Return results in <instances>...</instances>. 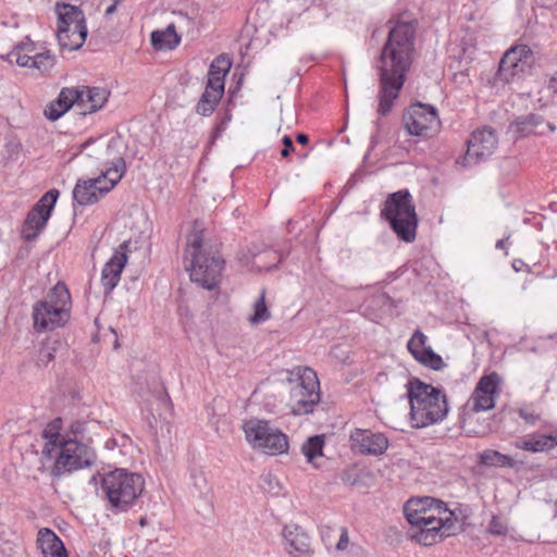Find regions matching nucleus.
Returning <instances> with one entry per match:
<instances>
[{"mask_svg": "<svg viewBox=\"0 0 557 557\" xmlns=\"http://www.w3.org/2000/svg\"><path fill=\"white\" fill-rule=\"evenodd\" d=\"M324 436L314 435L309 437L301 446V453L309 463H314L318 457L323 455Z\"/></svg>", "mask_w": 557, "mask_h": 557, "instance_id": "nucleus-35", "label": "nucleus"}, {"mask_svg": "<svg viewBox=\"0 0 557 557\" xmlns=\"http://www.w3.org/2000/svg\"><path fill=\"white\" fill-rule=\"evenodd\" d=\"M227 72H208L205 91L200 97L196 112L202 116L211 115L224 95L225 74Z\"/></svg>", "mask_w": 557, "mask_h": 557, "instance_id": "nucleus-18", "label": "nucleus"}, {"mask_svg": "<svg viewBox=\"0 0 557 557\" xmlns=\"http://www.w3.org/2000/svg\"><path fill=\"white\" fill-rule=\"evenodd\" d=\"M479 463L485 467L512 468L515 460L498 450L485 449L478 455Z\"/></svg>", "mask_w": 557, "mask_h": 557, "instance_id": "nucleus-33", "label": "nucleus"}, {"mask_svg": "<svg viewBox=\"0 0 557 557\" xmlns=\"http://www.w3.org/2000/svg\"><path fill=\"white\" fill-rule=\"evenodd\" d=\"M487 531L488 533L498 536L507 534L508 525L506 520L498 516H493L488 523Z\"/></svg>", "mask_w": 557, "mask_h": 557, "instance_id": "nucleus-38", "label": "nucleus"}, {"mask_svg": "<svg viewBox=\"0 0 557 557\" xmlns=\"http://www.w3.org/2000/svg\"><path fill=\"white\" fill-rule=\"evenodd\" d=\"M87 27H75L73 25L65 26L58 24L57 39L62 50L74 51L79 49L87 37Z\"/></svg>", "mask_w": 557, "mask_h": 557, "instance_id": "nucleus-29", "label": "nucleus"}, {"mask_svg": "<svg viewBox=\"0 0 557 557\" xmlns=\"http://www.w3.org/2000/svg\"><path fill=\"white\" fill-rule=\"evenodd\" d=\"M53 458L55 472H72L91 466L95 460V451L76 438H67Z\"/></svg>", "mask_w": 557, "mask_h": 557, "instance_id": "nucleus-12", "label": "nucleus"}, {"mask_svg": "<svg viewBox=\"0 0 557 557\" xmlns=\"http://www.w3.org/2000/svg\"><path fill=\"white\" fill-rule=\"evenodd\" d=\"M73 88L76 92L75 108L83 115L101 110L110 97V91L102 87L78 86Z\"/></svg>", "mask_w": 557, "mask_h": 557, "instance_id": "nucleus-20", "label": "nucleus"}, {"mask_svg": "<svg viewBox=\"0 0 557 557\" xmlns=\"http://www.w3.org/2000/svg\"><path fill=\"white\" fill-rule=\"evenodd\" d=\"M428 337L417 330L407 343V348L412 357L422 366L432 370H441L445 364L442 357L428 344Z\"/></svg>", "mask_w": 557, "mask_h": 557, "instance_id": "nucleus-21", "label": "nucleus"}, {"mask_svg": "<svg viewBox=\"0 0 557 557\" xmlns=\"http://www.w3.org/2000/svg\"><path fill=\"white\" fill-rule=\"evenodd\" d=\"M349 545V536H348V530L346 528L339 529V540L336 543V549L337 550H345L347 549Z\"/></svg>", "mask_w": 557, "mask_h": 557, "instance_id": "nucleus-43", "label": "nucleus"}, {"mask_svg": "<svg viewBox=\"0 0 557 557\" xmlns=\"http://www.w3.org/2000/svg\"><path fill=\"white\" fill-rule=\"evenodd\" d=\"M381 215L389 223L398 238L412 243L417 236L418 215L408 190L391 194L384 201Z\"/></svg>", "mask_w": 557, "mask_h": 557, "instance_id": "nucleus-7", "label": "nucleus"}, {"mask_svg": "<svg viewBox=\"0 0 557 557\" xmlns=\"http://www.w3.org/2000/svg\"><path fill=\"white\" fill-rule=\"evenodd\" d=\"M57 10L59 25H73L74 30L75 27H87L84 12L78 7L64 3L62 5H58Z\"/></svg>", "mask_w": 557, "mask_h": 557, "instance_id": "nucleus-32", "label": "nucleus"}, {"mask_svg": "<svg viewBox=\"0 0 557 557\" xmlns=\"http://www.w3.org/2000/svg\"><path fill=\"white\" fill-rule=\"evenodd\" d=\"M515 447L530 453L547 451L557 446V430L552 434L532 433L515 442Z\"/></svg>", "mask_w": 557, "mask_h": 557, "instance_id": "nucleus-27", "label": "nucleus"}, {"mask_svg": "<svg viewBox=\"0 0 557 557\" xmlns=\"http://www.w3.org/2000/svg\"><path fill=\"white\" fill-rule=\"evenodd\" d=\"M296 139L301 145H306L309 141V137L306 134H298Z\"/></svg>", "mask_w": 557, "mask_h": 557, "instance_id": "nucleus-46", "label": "nucleus"}, {"mask_svg": "<svg viewBox=\"0 0 557 557\" xmlns=\"http://www.w3.org/2000/svg\"><path fill=\"white\" fill-rule=\"evenodd\" d=\"M416 25L412 21L397 20L389 29L377 70H409L413 60Z\"/></svg>", "mask_w": 557, "mask_h": 557, "instance_id": "nucleus-5", "label": "nucleus"}, {"mask_svg": "<svg viewBox=\"0 0 557 557\" xmlns=\"http://www.w3.org/2000/svg\"><path fill=\"white\" fill-rule=\"evenodd\" d=\"M282 143H283V149L281 150V156L282 158H286L290 154V152L294 150V144H293V140L289 136L285 135L283 138H282Z\"/></svg>", "mask_w": 557, "mask_h": 557, "instance_id": "nucleus-44", "label": "nucleus"}, {"mask_svg": "<svg viewBox=\"0 0 557 557\" xmlns=\"http://www.w3.org/2000/svg\"><path fill=\"white\" fill-rule=\"evenodd\" d=\"M265 480H268V481H269V483L271 484V483H272L273 478H272L271 475H268V476L265 478Z\"/></svg>", "mask_w": 557, "mask_h": 557, "instance_id": "nucleus-49", "label": "nucleus"}, {"mask_svg": "<svg viewBox=\"0 0 557 557\" xmlns=\"http://www.w3.org/2000/svg\"><path fill=\"white\" fill-rule=\"evenodd\" d=\"M233 60L228 53H221L210 63L209 70H232Z\"/></svg>", "mask_w": 557, "mask_h": 557, "instance_id": "nucleus-40", "label": "nucleus"}, {"mask_svg": "<svg viewBox=\"0 0 557 557\" xmlns=\"http://www.w3.org/2000/svg\"><path fill=\"white\" fill-rule=\"evenodd\" d=\"M36 548L41 557H69L62 540L49 528L38 530Z\"/></svg>", "mask_w": 557, "mask_h": 557, "instance_id": "nucleus-25", "label": "nucleus"}, {"mask_svg": "<svg viewBox=\"0 0 557 557\" xmlns=\"http://www.w3.org/2000/svg\"><path fill=\"white\" fill-rule=\"evenodd\" d=\"M143 475L126 469H115L106 473L101 490L108 499V508L115 513L128 511L145 490Z\"/></svg>", "mask_w": 557, "mask_h": 557, "instance_id": "nucleus-4", "label": "nucleus"}, {"mask_svg": "<svg viewBox=\"0 0 557 557\" xmlns=\"http://www.w3.org/2000/svg\"><path fill=\"white\" fill-rule=\"evenodd\" d=\"M404 512L410 524L409 539L423 546H432L461 531V523L446 503L433 497L409 499Z\"/></svg>", "mask_w": 557, "mask_h": 557, "instance_id": "nucleus-1", "label": "nucleus"}, {"mask_svg": "<svg viewBox=\"0 0 557 557\" xmlns=\"http://www.w3.org/2000/svg\"><path fill=\"white\" fill-rule=\"evenodd\" d=\"M20 153V145L13 141H10L4 145L3 150L1 151L2 158L5 162L10 160H14Z\"/></svg>", "mask_w": 557, "mask_h": 557, "instance_id": "nucleus-41", "label": "nucleus"}, {"mask_svg": "<svg viewBox=\"0 0 557 557\" xmlns=\"http://www.w3.org/2000/svg\"><path fill=\"white\" fill-rule=\"evenodd\" d=\"M242 430L247 444L253 449L269 456L287 454L288 436L269 420L251 418L244 421Z\"/></svg>", "mask_w": 557, "mask_h": 557, "instance_id": "nucleus-8", "label": "nucleus"}, {"mask_svg": "<svg viewBox=\"0 0 557 557\" xmlns=\"http://www.w3.org/2000/svg\"><path fill=\"white\" fill-rule=\"evenodd\" d=\"M406 132L414 137L431 138L441 129V120L435 107L422 102L410 104L403 115Z\"/></svg>", "mask_w": 557, "mask_h": 557, "instance_id": "nucleus-10", "label": "nucleus"}, {"mask_svg": "<svg viewBox=\"0 0 557 557\" xmlns=\"http://www.w3.org/2000/svg\"><path fill=\"white\" fill-rule=\"evenodd\" d=\"M7 59L10 64L34 70H49L55 65V55L42 44L34 42L28 37L16 44Z\"/></svg>", "mask_w": 557, "mask_h": 557, "instance_id": "nucleus-11", "label": "nucleus"}, {"mask_svg": "<svg viewBox=\"0 0 557 557\" xmlns=\"http://www.w3.org/2000/svg\"><path fill=\"white\" fill-rule=\"evenodd\" d=\"M322 539H323L324 542H327L329 539H330V535L323 532L322 533Z\"/></svg>", "mask_w": 557, "mask_h": 557, "instance_id": "nucleus-47", "label": "nucleus"}, {"mask_svg": "<svg viewBox=\"0 0 557 557\" xmlns=\"http://www.w3.org/2000/svg\"><path fill=\"white\" fill-rule=\"evenodd\" d=\"M125 170V162L120 159L97 177L78 178L73 189L74 201L83 207L98 202L122 180Z\"/></svg>", "mask_w": 557, "mask_h": 557, "instance_id": "nucleus-9", "label": "nucleus"}, {"mask_svg": "<svg viewBox=\"0 0 557 557\" xmlns=\"http://www.w3.org/2000/svg\"><path fill=\"white\" fill-rule=\"evenodd\" d=\"M184 264L193 282L209 290L219 286L224 260L203 248V230L197 223L186 238Z\"/></svg>", "mask_w": 557, "mask_h": 557, "instance_id": "nucleus-2", "label": "nucleus"}, {"mask_svg": "<svg viewBox=\"0 0 557 557\" xmlns=\"http://www.w3.org/2000/svg\"><path fill=\"white\" fill-rule=\"evenodd\" d=\"M54 358V348L48 344H42L36 355V363L38 367H46Z\"/></svg>", "mask_w": 557, "mask_h": 557, "instance_id": "nucleus-39", "label": "nucleus"}, {"mask_svg": "<svg viewBox=\"0 0 557 557\" xmlns=\"http://www.w3.org/2000/svg\"><path fill=\"white\" fill-rule=\"evenodd\" d=\"M554 508H555V510H554V517L557 519V498H556V502H555V504H554Z\"/></svg>", "mask_w": 557, "mask_h": 557, "instance_id": "nucleus-48", "label": "nucleus"}, {"mask_svg": "<svg viewBox=\"0 0 557 557\" xmlns=\"http://www.w3.org/2000/svg\"><path fill=\"white\" fill-rule=\"evenodd\" d=\"M542 119L535 114H530L529 116L518 120L515 125L517 127V132L521 134V136H529L537 134L536 127L542 124Z\"/></svg>", "mask_w": 557, "mask_h": 557, "instance_id": "nucleus-37", "label": "nucleus"}, {"mask_svg": "<svg viewBox=\"0 0 557 557\" xmlns=\"http://www.w3.org/2000/svg\"><path fill=\"white\" fill-rule=\"evenodd\" d=\"M286 381L289 389L311 392L309 397H313V392H321L317 372L306 366H296L287 370Z\"/></svg>", "mask_w": 557, "mask_h": 557, "instance_id": "nucleus-22", "label": "nucleus"}, {"mask_svg": "<svg viewBox=\"0 0 557 557\" xmlns=\"http://www.w3.org/2000/svg\"><path fill=\"white\" fill-rule=\"evenodd\" d=\"M71 310V293L66 284L60 281L33 306V326L37 332L62 327L70 320Z\"/></svg>", "mask_w": 557, "mask_h": 557, "instance_id": "nucleus-6", "label": "nucleus"}, {"mask_svg": "<svg viewBox=\"0 0 557 557\" xmlns=\"http://www.w3.org/2000/svg\"><path fill=\"white\" fill-rule=\"evenodd\" d=\"M129 246V240L123 242L104 263L101 271V285L106 293H111L117 286L128 260Z\"/></svg>", "mask_w": 557, "mask_h": 557, "instance_id": "nucleus-19", "label": "nucleus"}, {"mask_svg": "<svg viewBox=\"0 0 557 557\" xmlns=\"http://www.w3.org/2000/svg\"><path fill=\"white\" fill-rule=\"evenodd\" d=\"M502 379L496 372L483 375L476 383L467 408L472 412L487 411L495 407L500 394Z\"/></svg>", "mask_w": 557, "mask_h": 557, "instance_id": "nucleus-13", "label": "nucleus"}, {"mask_svg": "<svg viewBox=\"0 0 557 557\" xmlns=\"http://www.w3.org/2000/svg\"><path fill=\"white\" fill-rule=\"evenodd\" d=\"M497 136L490 127L475 129L469 140L463 157L465 164L476 163L493 154L497 147Z\"/></svg>", "mask_w": 557, "mask_h": 557, "instance_id": "nucleus-15", "label": "nucleus"}, {"mask_svg": "<svg viewBox=\"0 0 557 557\" xmlns=\"http://www.w3.org/2000/svg\"><path fill=\"white\" fill-rule=\"evenodd\" d=\"M58 197L59 190L51 189L47 191L28 212L23 225V235L27 240L35 239L39 232L46 227Z\"/></svg>", "mask_w": 557, "mask_h": 557, "instance_id": "nucleus-14", "label": "nucleus"}, {"mask_svg": "<svg viewBox=\"0 0 557 557\" xmlns=\"http://www.w3.org/2000/svg\"><path fill=\"white\" fill-rule=\"evenodd\" d=\"M534 66V54L528 45L509 48L499 61L497 70H524Z\"/></svg>", "mask_w": 557, "mask_h": 557, "instance_id": "nucleus-23", "label": "nucleus"}, {"mask_svg": "<svg viewBox=\"0 0 557 557\" xmlns=\"http://www.w3.org/2000/svg\"><path fill=\"white\" fill-rule=\"evenodd\" d=\"M404 72H381L377 113L382 116L388 114L395 100L405 84Z\"/></svg>", "mask_w": 557, "mask_h": 557, "instance_id": "nucleus-16", "label": "nucleus"}, {"mask_svg": "<svg viewBox=\"0 0 557 557\" xmlns=\"http://www.w3.org/2000/svg\"><path fill=\"white\" fill-rule=\"evenodd\" d=\"M267 290L262 288L259 297L252 304V314L248 317V321L252 325L263 323L271 318V311L265 301Z\"/></svg>", "mask_w": 557, "mask_h": 557, "instance_id": "nucleus-34", "label": "nucleus"}, {"mask_svg": "<svg viewBox=\"0 0 557 557\" xmlns=\"http://www.w3.org/2000/svg\"><path fill=\"white\" fill-rule=\"evenodd\" d=\"M350 448L361 455L381 456L388 446V438L383 433H373L370 430L355 429L349 436Z\"/></svg>", "mask_w": 557, "mask_h": 557, "instance_id": "nucleus-17", "label": "nucleus"}, {"mask_svg": "<svg viewBox=\"0 0 557 557\" xmlns=\"http://www.w3.org/2000/svg\"><path fill=\"white\" fill-rule=\"evenodd\" d=\"M283 537L289 554L300 556L312 554L310 539L300 527L296 524L285 525L283 529Z\"/></svg>", "mask_w": 557, "mask_h": 557, "instance_id": "nucleus-26", "label": "nucleus"}, {"mask_svg": "<svg viewBox=\"0 0 557 557\" xmlns=\"http://www.w3.org/2000/svg\"><path fill=\"white\" fill-rule=\"evenodd\" d=\"M407 395L412 426L425 428L441 422L447 416V398L442 389L412 379L407 384Z\"/></svg>", "mask_w": 557, "mask_h": 557, "instance_id": "nucleus-3", "label": "nucleus"}, {"mask_svg": "<svg viewBox=\"0 0 557 557\" xmlns=\"http://www.w3.org/2000/svg\"><path fill=\"white\" fill-rule=\"evenodd\" d=\"M309 393L289 389L288 407L293 414L302 416L313 412L314 407L320 403L321 392H313V397H309Z\"/></svg>", "mask_w": 557, "mask_h": 557, "instance_id": "nucleus-28", "label": "nucleus"}, {"mask_svg": "<svg viewBox=\"0 0 557 557\" xmlns=\"http://www.w3.org/2000/svg\"><path fill=\"white\" fill-rule=\"evenodd\" d=\"M181 41L174 24L168 25L164 29L154 30L151 34V44L157 50L174 49Z\"/></svg>", "mask_w": 557, "mask_h": 557, "instance_id": "nucleus-31", "label": "nucleus"}, {"mask_svg": "<svg viewBox=\"0 0 557 557\" xmlns=\"http://www.w3.org/2000/svg\"><path fill=\"white\" fill-rule=\"evenodd\" d=\"M62 429V419L55 418L50 421L42 430L41 437L45 443L41 448V454L44 457L52 459L57 451L61 448V445L67 441L65 434L63 435L61 433Z\"/></svg>", "mask_w": 557, "mask_h": 557, "instance_id": "nucleus-24", "label": "nucleus"}, {"mask_svg": "<svg viewBox=\"0 0 557 557\" xmlns=\"http://www.w3.org/2000/svg\"><path fill=\"white\" fill-rule=\"evenodd\" d=\"M74 88L64 87L61 89L57 99L51 101L45 108L44 114L50 121H57L65 114L71 108L75 107Z\"/></svg>", "mask_w": 557, "mask_h": 557, "instance_id": "nucleus-30", "label": "nucleus"}, {"mask_svg": "<svg viewBox=\"0 0 557 557\" xmlns=\"http://www.w3.org/2000/svg\"><path fill=\"white\" fill-rule=\"evenodd\" d=\"M84 431H85V423L84 422H82V421H73L70 424L67 432L65 433V437L66 438H72L71 437L72 435L74 437H76L77 435L83 434Z\"/></svg>", "mask_w": 557, "mask_h": 557, "instance_id": "nucleus-42", "label": "nucleus"}, {"mask_svg": "<svg viewBox=\"0 0 557 557\" xmlns=\"http://www.w3.org/2000/svg\"><path fill=\"white\" fill-rule=\"evenodd\" d=\"M549 88L554 92H557V72H555L554 76L550 78Z\"/></svg>", "mask_w": 557, "mask_h": 557, "instance_id": "nucleus-45", "label": "nucleus"}, {"mask_svg": "<svg viewBox=\"0 0 557 557\" xmlns=\"http://www.w3.org/2000/svg\"><path fill=\"white\" fill-rule=\"evenodd\" d=\"M513 411L529 425H535L542 419L541 411L533 404H520Z\"/></svg>", "mask_w": 557, "mask_h": 557, "instance_id": "nucleus-36", "label": "nucleus"}]
</instances>
